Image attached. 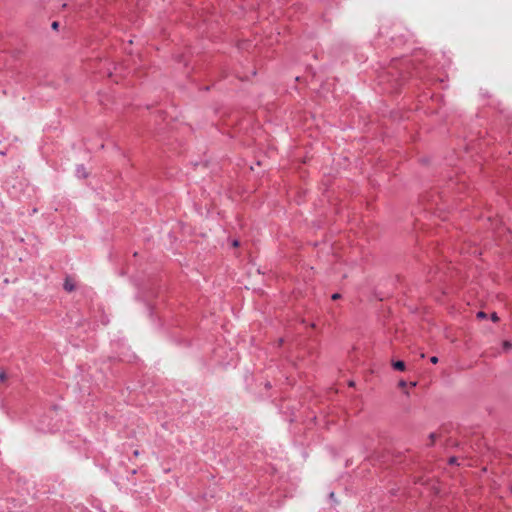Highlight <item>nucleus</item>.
Instances as JSON below:
<instances>
[{
    "instance_id": "20e7f679",
    "label": "nucleus",
    "mask_w": 512,
    "mask_h": 512,
    "mask_svg": "<svg viewBox=\"0 0 512 512\" xmlns=\"http://www.w3.org/2000/svg\"><path fill=\"white\" fill-rule=\"evenodd\" d=\"M7 378L6 373L0 370V381H5Z\"/></svg>"
},
{
    "instance_id": "6e6552de",
    "label": "nucleus",
    "mask_w": 512,
    "mask_h": 512,
    "mask_svg": "<svg viewBox=\"0 0 512 512\" xmlns=\"http://www.w3.org/2000/svg\"><path fill=\"white\" fill-rule=\"evenodd\" d=\"M430 361L433 363V364H436L438 362V358L436 356H433L430 358Z\"/></svg>"
},
{
    "instance_id": "1a4fd4ad",
    "label": "nucleus",
    "mask_w": 512,
    "mask_h": 512,
    "mask_svg": "<svg viewBox=\"0 0 512 512\" xmlns=\"http://www.w3.org/2000/svg\"><path fill=\"white\" fill-rule=\"evenodd\" d=\"M58 25H59V24H58V22H53V23H52V28H53V29H57V28H58Z\"/></svg>"
},
{
    "instance_id": "7ed1b4c3",
    "label": "nucleus",
    "mask_w": 512,
    "mask_h": 512,
    "mask_svg": "<svg viewBox=\"0 0 512 512\" xmlns=\"http://www.w3.org/2000/svg\"><path fill=\"white\" fill-rule=\"evenodd\" d=\"M502 345L504 351H509L512 349V343L510 341H504Z\"/></svg>"
},
{
    "instance_id": "39448f33",
    "label": "nucleus",
    "mask_w": 512,
    "mask_h": 512,
    "mask_svg": "<svg viewBox=\"0 0 512 512\" xmlns=\"http://www.w3.org/2000/svg\"><path fill=\"white\" fill-rule=\"evenodd\" d=\"M398 386L400 388L404 389L407 386V383L404 380H400L399 383H398Z\"/></svg>"
},
{
    "instance_id": "423d86ee",
    "label": "nucleus",
    "mask_w": 512,
    "mask_h": 512,
    "mask_svg": "<svg viewBox=\"0 0 512 512\" xmlns=\"http://www.w3.org/2000/svg\"><path fill=\"white\" fill-rule=\"evenodd\" d=\"M477 317L480 319H484V318H486V314L484 312H478Z\"/></svg>"
},
{
    "instance_id": "0eeeda50",
    "label": "nucleus",
    "mask_w": 512,
    "mask_h": 512,
    "mask_svg": "<svg viewBox=\"0 0 512 512\" xmlns=\"http://www.w3.org/2000/svg\"><path fill=\"white\" fill-rule=\"evenodd\" d=\"M491 319H492V321H494V322H497V321L499 320V318H498V316H497V314H496V313H493V314L491 315Z\"/></svg>"
},
{
    "instance_id": "f257e3e1",
    "label": "nucleus",
    "mask_w": 512,
    "mask_h": 512,
    "mask_svg": "<svg viewBox=\"0 0 512 512\" xmlns=\"http://www.w3.org/2000/svg\"><path fill=\"white\" fill-rule=\"evenodd\" d=\"M64 289L69 292H71L75 289V283L73 282L72 279L66 278L65 283H64Z\"/></svg>"
},
{
    "instance_id": "f8f14e48",
    "label": "nucleus",
    "mask_w": 512,
    "mask_h": 512,
    "mask_svg": "<svg viewBox=\"0 0 512 512\" xmlns=\"http://www.w3.org/2000/svg\"><path fill=\"white\" fill-rule=\"evenodd\" d=\"M238 245H239L238 241H234V242H233V246H235V247H236V246H238Z\"/></svg>"
},
{
    "instance_id": "9b49d317",
    "label": "nucleus",
    "mask_w": 512,
    "mask_h": 512,
    "mask_svg": "<svg viewBox=\"0 0 512 512\" xmlns=\"http://www.w3.org/2000/svg\"><path fill=\"white\" fill-rule=\"evenodd\" d=\"M450 463H451V464L456 463V458H451V459H450Z\"/></svg>"
},
{
    "instance_id": "9d476101",
    "label": "nucleus",
    "mask_w": 512,
    "mask_h": 512,
    "mask_svg": "<svg viewBox=\"0 0 512 512\" xmlns=\"http://www.w3.org/2000/svg\"><path fill=\"white\" fill-rule=\"evenodd\" d=\"M339 298H340V295H339V294H334V295L332 296V299H333V300H336V299H339Z\"/></svg>"
},
{
    "instance_id": "f03ea898",
    "label": "nucleus",
    "mask_w": 512,
    "mask_h": 512,
    "mask_svg": "<svg viewBox=\"0 0 512 512\" xmlns=\"http://www.w3.org/2000/svg\"><path fill=\"white\" fill-rule=\"evenodd\" d=\"M392 366L397 369V370H400V371H404L405 370V363L403 361H395L392 363Z\"/></svg>"
}]
</instances>
